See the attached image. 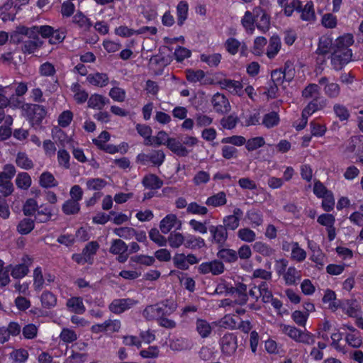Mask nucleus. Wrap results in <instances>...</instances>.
Returning a JSON list of instances; mask_svg holds the SVG:
<instances>
[{
    "label": "nucleus",
    "instance_id": "nucleus-1",
    "mask_svg": "<svg viewBox=\"0 0 363 363\" xmlns=\"http://www.w3.org/2000/svg\"><path fill=\"white\" fill-rule=\"evenodd\" d=\"M354 43L352 34L347 33L337 38L331 54V65L339 71L352 60V52L350 47Z\"/></svg>",
    "mask_w": 363,
    "mask_h": 363
},
{
    "label": "nucleus",
    "instance_id": "nucleus-2",
    "mask_svg": "<svg viewBox=\"0 0 363 363\" xmlns=\"http://www.w3.org/2000/svg\"><path fill=\"white\" fill-rule=\"evenodd\" d=\"M177 305L172 299H165L156 304L147 306L143 311V317L147 320H157L169 316L177 309Z\"/></svg>",
    "mask_w": 363,
    "mask_h": 363
},
{
    "label": "nucleus",
    "instance_id": "nucleus-3",
    "mask_svg": "<svg viewBox=\"0 0 363 363\" xmlns=\"http://www.w3.org/2000/svg\"><path fill=\"white\" fill-rule=\"evenodd\" d=\"M165 159V154L162 150H152L147 153H140L136 157V162L143 165L152 164L160 167Z\"/></svg>",
    "mask_w": 363,
    "mask_h": 363
},
{
    "label": "nucleus",
    "instance_id": "nucleus-4",
    "mask_svg": "<svg viewBox=\"0 0 363 363\" xmlns=\"http://www.w3.org/2000/svg\"><path fill=\"white\" fill-rule=\"evenodd\" d=\"M208 230L211 234V242L217 244L219 248L223 247L228 238L226 227L223 226V225H211L208 227Z\"/></svg>",
    "mask_w": 363,
    "mask_h": 363
},
{
    "label": "nucleus",
    "instance_id": "nucleus-5",
    "mask_svg": "<svg viewBox=\"0 0 363 363\" xmlns=\"http://www.w3.org/2000/svg\"><path fill=\"white\" fill-rule=\"evenodd\" d=\"M28 116L33 125H40L46 116V110L43 106L39 104H26V108Z\"/></svg>",
    "mask_w": 363,
    "mask_h": 363
},
{
    "label": "nucleus",
    "instance_id": "nucleus-6",
    "mask_svg": "<svg viewBox=\"0 0 363 363\" xmlns=\"http://www.w3.org/2000/svg\"><path fill=\"white\" fill-rule=\"evenodd\" d=\"M21 33H24L28 38L39 37L41 35L43 38H50L53 33V28L50 26H33L27 28L21 26Z\"/></svg>",
    "mask_w": 363,
    "mask_h": 363
},
{
    "label": "nucleus",
    "instance_id": "nucleus-7",
    "mask_svg": "<svg viewBox=\"0 0 363 363\" xmlns=\"http://www.w3.org/2000/svg\"><path fill=\"white\" fill-rule=\"evenodd\" d=\"M318 84L323 86V92L329 99H337L340 96V86L335 82H330L327 77H322L318 79Z\"/></svg>",
    "mask_w": 363,
    "mask_h": 363
},
{
    "label": "nucleus",
    "instance_id": "nucleus-8",
    "mask_svg": "<svg viewBox=\"0 0 363 363\" xmlns=\"http://www.w3.org/2000/svg\"><path fill=\"white\" fill-rule=\"evenodd\" d=\"M22 263L12 266L10 268L11 274L14 279H21L26 276L29 272V267L32 264L33 259L28 255L22 257Z\"/></svg>",
    "mask_w": 363,
    "mask_h": 363
},
{
    "label": "nucleus",
    "instance_id": "nucleus-9",
    "mask_svg": "<svg viewBox=\"0 0 363 363\" xmlns=\"http://www.w3.org/2000/svg\"><path fill=\"white\" fill-rule=\"evenodd\" d=\"M225 267L221 261L215 259L211 262H203L199 266V272L202 274L211 273L213 275H219L224 272Z\"/></svg>",
    "mask_w": 363,
    "mask_h": 363
},
{
    "label": "nucleus",
    "instance_id": "nucleus-10",
    "mask_svg": "<svg viewBox=\"0 0 363 363\" xmlns=\"http://www.w3.org/2000/svg\"><path fill=\"white\" fill-rule=\"evenodd\" d=\"M256 27L262 33H266L270 27V16L261 7L255 8Z\"/></svg>",
    "mask_w": 363,
    "mask_h": 363
},
{
    "label": "nucleus",
    "instance_id": "nucleus-11",
    "mask_svg": "<svg viewBox=\"0 0 363 363\" xmlns=\"http://www.w3.org/2000/svg\"><path fill=\"white\" fill-rule=\"evenodd\" d=\"M220 347L224 354L226 356L232 355L238 347L236 336L231 333L224 335L220 340Z\"/></svg>",
    "mask_w": 363,
    "mask_h": 363
},
{
    "label": "nucleus",
    "instance_id": "nucleus-12",
    "mask_svg": "<svg viewBox=\"0 0 363 363\" xmlns=\"http://www.w3.org/2000/svg\"><path fill=\"white\" fill-rule=\"evenodd\" d=\"M137 301L132 298L114 299L109 305L110 311L116 314H120L130 309Z\"/></svg>",
    "mask_w": 363,
    "mask_h": 363
},
{
    "label": "nucleus",
    "instance_id": "nucleus-13",
    "mask_svg": "<svg viewBox=\"0 0 363 363\" xmlns=\"http://www.w3.org/2000/svg\"><path fill=\"white\" fill-rule=\"evenodd\" d=\"M212 105L214 110L221 114H225L230 111V105L228 99L220 93H217L213 95L211 100Z\"/></svg>",
    "mask_w": 363,
    "mask_h": 363
},
{
    "label": "nucleus",
    "instance_id": "nucleus-14",
    "mask_svg": "<svg viewBox=\"0 0 363 363\" xmlns=\"http://www.w3.org/2000/svg\"><path fill=\"white\" fill-rule=\"evenodd\" d=\"M333 38L328 35H323L319 38L318 48L315 53L319 56H324L330 51H333Z\"/></svg>",
    "mask_w": 363,
    "mask_h": 363
},
{
    "label": "nucleus",
    "instance_id": "nucleus-15",
    "mask_svg": "<svg viewBox=\"0 0 363 363\" xmlns=\"http://www.w3.org/2000/svg\"><path fill=\"white\" fill-rule=\"evenodd\" d=\"M166 146L179 157H186L189 154V151L187 148L182 145V140L179 141L176 138H171L168 140Z\"/></svg>",
    "mask_w": 363,
    "mask_h": 363
},
{
    "label": "nucleus",
    "instance_id": "nucleus-16",
    "mask_svg": "<svg viewBox=\"0 0 363 363\" xmlns=\"http://www.w3.org/2000/svg\"><path fill=\"white\" fill-rule=\"evenodd\" d=\"M72 23L83 31H89L92 26V23L82 11H78L72 18Z\"/></svg>",
    "mask_w": 363,
    "mask_h": 363
},
{
    "label": "nucleus",
    "instance_id": "nucleus-17",
    "mask_svg": "<svg viewBox=\"0 0 363 363\" xmlns=\"http://www.w3.org/2000/svg\"><path fill=\"white\" fill-rule=\"evenodd\" d=\"M29 39L23 41L21 50L23 53L31 54L40 48L43 41L39 37L28 38Z\"/></svg>",
    "mask_w": 363,
    "mask_h": 363
},
{
    "label": "nucleus",
    "instance_id": "nucleus-18",
    "mask_svg": "<svg viewBox=\"0 0 363 363\" xmlns=\"http://www.w3.org/2000/svg\"><path fill=\"white\" fill-rule=\"evenodd\" d=\"M110 100L101 94H92L88 99V106L91 108L101 110L104 106L108 104Z\"/></svg>",
    "mask_w": 363,
    "mask_h": 363
},
{
    "label": "nucleus",
    "instance_id": "nucleus-19",
    "mask_svg": "<svg viewBox=\"0 0 363 363\" xmlns=\"http://www.w3.org/2000/svg\"><path fill=\"white\" fill-rule=\"evenodd\" d=\"M143 185L148 189L156 190L160 189L163 185V181L157 175L150 174L145 176L142 180Z\"/></svg>",
    "mask_w": 363,
    "mask_h": 363
},
{
    "label": "nucleus",
    "instance_id": "nucleus-20",
    "mask_svg": "<svg viewBox=\"0 0 363 363\" xmlns=\"http://www.w3.org/2000/svg\"><path fill=\"white\" fill-rule=\"evenodd\" d=\"M86 80L91 84L99 87L106 86L109 82L107 74L100 72L89 74L86 77Z\"/></svg>",
    "mask_w": 363,
    "mask_h": 363
},
{
    "label": "nucleus",
    "instance_id": "nucleus-21",
    "mask_svg": "<svg viewBox=\"0 0 363 363\" xmlns=\"http://www.w3.org/2000/svg\"><path fill=\"white\" fill-rule=\"evenodd\" d=\"M184 247L190 250L201 249L206 246L204 240L201 237H196L194 235H187L184 236Z\"/></svg>",
    "mask_w": 363,
    "mask_h": 363
},
{
    "label": "nucleus",
    "instance_id": "nucleus-22",
    "mask_svg": "<svg viewBox=\"0 0 363 363\" xmlns=\"http://www.w3.org/2000/svg\"><path fill=\"white\" fill-rule=\"evenodd\" d=\"M67 308L73 313L82 314L86 308L83 303V299L81 297H72L67 301Z\"/></svg>",
    "mask_w": 363,
    "mask_h": 363
},
{
    "label": "nucleus",
    "instance_id": "nucleus-23",
    "mask_svg": "<svg viewBox=\"0 0 363 363\" xmlns=\"http://www.w3.org/2000/svg\"><path fill=\"white\" fill-rule=\"evenodd\" d=\"M301 18L304 21H313L315 20V14L313 8V3L311 1H308L304 7L302 6L301 1Z\"/></svg>",
    "mask_w": 363,
    "mask_h": 363
},
{
    "label": "nucleus",
    "instance_id": "nucleus-24",
    "mask_svg": "<svg viewBox=\"0 0 363 363\" xmlns=\"http://www.w3.org/2000/svg\"><path fill=\"white\" fill-rule=\"evenodd\" d=\"M281 39L277 35H273L269 39V43L267 47V55L269 59L274 58L281 48Z\"/></svg>",
    "mask_w": 363,
    "mask_h": 363
},
{
    "label": "nucleus",
    "instance_id": "nucleus-25",
    "mask_svg": "<svg viewBox=\"0 0 363 363\" xmlns=\"http://www.w3.org/2000/svg\"><path fill=\"white\" fill-rule=\"evenodd\" d=\"M255 18L254 9L252 12L247 11L241 20L242 26L250 34H252L255 30Z\"/></svg>",
    "mask_w": 363,
    "mask_h": 363
},
{
    "label": "nucleus",
    "instance_id": "nucleus-26",
    "mask_svg": "<svg viewBox=\"0 0 363 363\" xmlns=\"http://www.w3.org/2000/svg\"><path fill=\"white\" fill-rule=\"evenodd\" d=\"M222 86L228 89L230 92L242 96L243 94L242 85L238 81H234L231 79H224L220 82Z\"/></svg>",
    "mask_w": 363,
    "mask_h": 363
},
{
    "label": "nucleus",
    "instance_id": "nucleus-27",
    "mask_svg": "<svg viewBox=\"0 0 363 363\" xmlns=\"http://www.w3.org/2000/svg\"><path fill=\"white\" fill-rule=\"evenodd\" d=\"M226 194L224 191H219L208 197L205 203L208 206L219 207L226 204Z\"/></svg>",
    "mask_w": 363,
    "mask_h": 363
},
{
    "label": "nucleus",
    "instance_id": "nucleus-28",
    "mask_svg": "<svg viewBox=\"0 0 363 363\" xmlns=\"http://www.w3.org/2000/svg\"><path fill=\"white\" fill-rule=\"evenodd\" d=\"M177 221V218L174 214L167 215L160 223V228L162 233L167 234L171 231Z\"/></svg>",
    "mask_w": 363,
    "mask_h": 363
},
{
    "label": "nucleus",
    "instance_id": "nucleus-29",
    "mask_svg": "<svg viewBox=\"0 0 363 363\" xmlns=\"http://www.w3.org/2000/svg\"><path fill=\"white\" fill-rule=\"evenodd\" d=\"M52 211L53 208L52 207L41 205L37 209L35 220L39 223H46L51 219Z\"/></svg>",
    "mask_w": 363,
    "mask_h": 363
},
{
    "label": "nucleus",
    "instance_id": "nucleus-30",
    "mask_svg": "<svg viewBox=\"0 0 363 363\" xmlns=\"http://www.w3.org/2000/svg\"><path fill=\"white\" fill-rule=\"evenodd\" d=\"M217 257L225 262L233 263L238 260L237 252L232 249L222 247L217 252Z\"/></svg>",
    "mask_w": 363,
    "mask_h": 363
},
{
    "label": "nucleus",
    "instance_id": "nucleus-31",
    "mask_svg": "<svg viewBox=\"0 0 363 363\" xmlns=\"http://www.w3.org/2000/svg\"><path fill=\"white\" fill-rule=\"evenodd\" d=\"M333 112L335 116L341 122H347L350 117V113L348 108L343 104L336 103L333 105Z\"/></svg>",
    "mask_w": 363,
    "mask_h": 363
},
{
    "label": "nucleus",
    "instance_id": "nucleus-32",
    "mask_svg": "<svg viewBox=\"0 0 363 363\" xmlns=\"http://www.w3.org/2000/svg\"><path fill=\"white\" fill-rule=\"evenodd\" d=\"M196 330L202 338H206L211 335L212 327L206 320L198 319L196 322Z\"/></svg>",
    "mask_w": 363,
    "mask_h": 363
},
{
    "label": "nucleus",
    "instance_id": "nucleus-33",
    "mask_svg": "<svg viewBox=\"0 0 363 363\" xmlns=\"http://www.w3.org/2000/svg\"><path fill=\"white\" fill-rule=\"evenodd\" d=\"M327 105V100L323 97H318L311 101L305 108L311 114L317 111L323 109Z\"/></svg>",
    "mask_w": 363,
    "mask_h": 363
},
{
    "label": "nucleus",
    "instance_id": "nucleus-34",
    "mask_svg": "<svg viewBox=\"0 0 363 363\" xmlns=\"http://www.w3.org/2000/svg\"><path fill=\"white\" fill-rule=\"evenodd\" d=\"M167 240L172 248H179L185 242L184 236L181 233L176 231L171 232Z\"/></svg>",
    "mask_w": 363,
    "mask_h": 363
},
{
    "label": "nucleus",
    "instance_id": "nucleus-35",
    "mask_svg": "<svg viewBox=\"0 0 363 363\" xmlns=\"http://www.w3.org/2000/svg\"><path fill=\"white\" fill-rule=\"evenodd\" d=\"M41 303L43 308L50 309L57 304L56 296L50 291H45L40 296Z\"/></svg>",
    "mask_w": 363,
    "mask_h": 363
},
{
    "label": "nucleus",
    "instance_id": "nucleus-36",
    "mask_svg": "<svg viewBox=\"0 0 363 363\" xmlns=\"http://www.w3.org/2000/svg\"><path fill=\"white\" fill-rule=\"evenodd\" d=\"M189 6L184 1H181L177 6V24L182 26L188 16Z\"/></svg>",
    "mask_w": 363,
    "mask_h": 363
},
{
    "label": "nucleus",
    "instance_id": "nucleus-37",
    "mask_svg": "<svg viewBox=\"0 0 363 363\" xmlns=\"http://www.w3.org/2000/svg\"><path fill=\"white\" fill-rule=\"evenodd\" d=\"M284 279L287 285H294L296 284V280L301 279L300 272L294 267H290L284 274Z\"/></svg>",
    "mask_w": 363,
    "mask_h": 363
},
{
    "label": "nucleus",
    "instance_id": "nucleus-38",
    "mask_svg": "<svg viewBox=\"0 0 363 363\" xmlns=\"http://www.w3.org/2000/svg\"><path fill=\"white\" fill-rule=\"evenodd\" d=\"M302 96L305 99H317L320 96V87L316 84H309L302 91Z\"/></svg>",
    "mask_w": 363,
    "mask_h": 363
},
{
    "label": "nucleus",
    "instance_id": "nucleus-39",
    "mask_svg": "<svg viewBox=\"0 0 363 363\" xmlns=\"http://www.w3.org/2000/svg\"><path fill=\"white\" fill-rule=\"evenodd\" d=\"M253 250L264 257H270L275 252V250L271 246L261 241L255 242Z\"/></svg>",
    "mask_w": 363,
    "mask_h": 363
},
{
    "label": "nucleus",
    "instance_id": "nucleus-40",
    "mask_svg": "<svg viewBox=\"0 0 363 363\" xmlns=\"http://www.w3.org/2000/svg\"><path fill=\"white\" fill-rule=\"evenodd\" d=\"M62 210L65 215H74L79 212L80 205L76 200L68 199L62 205Z\"/></svg>",
    "mask_w": 363,
    "mask_h": 363
},
{
    "label": "nucleus",
    "instance_id": "nucleus-41",
    "mask_svg": "<svg viewBox=\"0 0 363 363\" xmlns=\"http://www.w3.org/2000/svg\"><path fill=\"white\" fill-rule=\"evenodd\" d=\"M40 185L44 188L57 186L58 183L54 176L49 172H45L40 177Z\"/></svg>",
    "mask_w": 363,
    "mask_h": 363
},
{
    "label": "nucleus",
    "instance_id": "nucleus-42",
    "mask_svg": "<svg viewBox=\"0 0 363 363\" xmlns=\"http://www.w3.org/2000/svg\"><path fill=\"white\" fill-rule=\"evenodd\" d=\"M280 330L282 333L286 335L293 340L297 342L298 340L299 335L301 334V330L296 328L295 326L286 325V324H280Z\"/></svg>",
    "mask_w": 363,
    "mask_h": 363
},
{
    "label": "nucleus",
    "instance_id": "nucleus-43",
    "mask_svg": "<svg viewBox=\"0 0 363 363\" xmlns=\"http://www.w3.org/2000/svg\"><path fill=\"white\" fill-rule=\"evenodd\" d=\"M35 228L34 220L30 218H23L17 225V231L21 235H27Z\"/></svg>",
    "mask_w": 363,
    "mask_h": 363
},
{
    "label": "nucleus",
    "instance_id": "nucleus-44",
    "mask_svg": "<svg viewBox=\"0 0 363 363\" xmlns=\"http://www.w3.org/2000/svg\"><path fill=\"white\" fill-rule=\"evenodd\" d=\"M128 251V246L121 239H115L112 241L109 252L113 255L121 254Z\"/></svg>",
    "mask_w": 363,
    "mask_h": 363
},
{
    "label": "nucleus",
    "instance_id": "nucleus-45",
    "mask_svg": "<svg viewBox=\"0 0 363 363\" xmlns=\"http://www.w3.org/2000/svg\"><path fill=\"white\" fill-rule=\"evenodd\" d=\"M246 217L250 221L252 227L261 225L263 223V216L260 211L250 210L247 212Z\"/></svg>",
    "mask_w": 363,
    "mask_h": 363
},
{
    "label": "nucleus",
    "instance_id": "nucleus-46",
    "mask_svg": "<svg viewBox=\"0 0 363 363\" xmlns=\"http://www.w3.org/2000/svg\"><path fill=\"white\" fill-rule=\"evenodd\" d=\"M18 188L27 190L31 185V178L27 172L19 173L16 179Z\"/></svg>",
    "mask_w": 363,
    "mask_h": 363
},
{
    "label": "nucleus",
    "instance_id": "nucleus-47",
    "mask_svg": "<svg viewBox=\"0 0 363 363\" xmlns=\"http://www.w3.org/2000/svg\"><path fill=\"white\" fill-rule=\"evenodd\" d=\"M279 122V114L274 111L265 114L262 120V124L267 128H271L277 125Z\"/></svg>",
    "mask_w": 363,
    "mask_h": 363
},
{
    "label": "nucleus",
    "instance_id": "nucleus-48",
    "mask_svg": "<svg viewBox=\"0 0 363 363\" xmlns=\"http://www.w3.org/2000/svg\"><path fill=\"white\" fill-rule=\"evenodd\" d=\"M16 164L24 169H30L33 167V161L28 158L25 152H18L16 159Z\"/></svg>",
    "mask_w": 363,
    "mask_h": 363
},
{
    "label": "nucleus",
    "instance_id": "nucleus-49",
    "mask_svg": "<svg viewBox=\"0 0 363 363\" xmlns=\"http://www.w3.org/2000/svg\"><path fill=\"white\" fill-rule=\"evenodd\" d=\"M306 257V251L299 247L296 242H291V258L298 261L302 262Z\"/></svg>",
    "mask_w": 363,
    "mask_h": 363
},
{
    "label": "nucleus",
    "instance_id": "nucleus-50",
    "mask_svg": "<svg viewBox=\"0 0 363 363\" xmlns=\"http://www.w3.org/2000/svg\"><path fill=\"white\" fill-rule=\"evenodd\" d=\"M237 234L240 240L247 242H252L256 239L255 233L248 228H240Z\"/></svg>",
    "mask_w": 363,
    "mask_h": 363
},
{
    "label": "nucleus",
    "instance_id": "nucleus-51",
    "mask_svg": "<svg viewBox=\"0 0 363 363\" xmlns=\"http://www.w3.org/2000/svg\"><path fill=\"white\" fill-rule=\"evenodd\" d=\"M264 138L258 136L246 140L245 147L248 151L251 152L264 146Z\"/></svg>",
    "mask_w": 363,
    "mask_h": 363
},
{
    "label": "nucleus",
    "instance_id": "nucleus-52",
    "mask_svg": "<svg viewBox=\"0 0 363 363\" xmlns=\"http://www.w3.org/2000/svg\"><path fill=\"white\" fill-rule=\"evenodd\" d=\"M149 237L151 240L160 247H164L167 245V238L162 235L157 228H152L150 230Z\"/></svg>",
    "mask_w": 363,
    "mask_h": 363
},
{
    "label": "nucleus",
    "instance_id": "nucleus-53",
    "mask_svg": "<svg viewBox=\"0 0 363 363\" xmlns=\"http://www.w3.org/2000/svg\"><path fill=\"white\" fill-rule=\"evenodd\" d=\"M38 208L37 201L34 199H28L23 206V212L26 216H31L35 214Z\"/></svg>",
    "mask_w": 363,
    "mask_h": 363
},
{
    "label": "nucleus",
    "instance_id": "nucleus-54",
    "mask_svg": "<svg viewBox=\"0 0 363 363\" xmlns=\"http://www.w3.org/2000/svg\"><path fill=\"white\" fill-rule=\"evenodd\" d=\"M175 267L181 270H187L189 265L187 264L186 257L184 253H176L172 258Z\"/></svg>",
    "mask_w": 363,
    "mask_h": 363
},
{
    "label": "nucleus",
    "instance_id": "nucleus-55",
    "mask_svg": "<svg viewBox=\"0 0 363 363\" xmlns=\"http://www.w3.org/2000/svg\"><path fill=\"white\" fill-rule=\"evenodd\" d=\"M86 184L89 190L99 191L105 187L106 182L101 178H94L88 179Z\"/></svg>",
    "mask_w": 363,
    "mask_h": 363
},
{
    "label": "nucleus",
    "instance_id": "nucleus-56",
    "mask_svg": "<svg viewBox=\"0 0 363 363\" xmlns=\"http://www.w3.org/2000/svg\"><path fill=\"white\" fill-rule=\"evenodd\" d=\"M239 121L238 117L235 114H231L224 117L220 120V125L225 129L231 130L234 128Z\"/></svg>",
    "mask_w": 363,
    "mask_h": 363
},
{
    "label": "nucleus",
    "instance_id": "nucleus-57",
    "mask_svg": "<svg viewBox=\"0 0 363 363\" xmlns=\"http://www.w3.org/2000/svg\"><path fill=\"white\" fill-rule=\"evenodd\" d=\"M201 60L202 62L207 63L211 67H216L220 62L221 55L219 53L208 55L203 54L201 55Z\"/></svg>",
    "mask_w": 363,
    "mask_h": 363
},
{
    "label": "nucleus",
    "instance_id": "nucleus-58",
    "mask_svg": "<svg viewBox=\"0 0 363 363\" xmlns=\"http://www.w3.org/2000/svg\"><path fill=\"white\" fill-rule=\"evenodd\" d=\"M345 340L350 346L354 348H358L362 344V340L361 336L359 335V332L347 334L345 336Z\"/></svg>",
    "mask_w": 363,
    "mask_h": 363
},
{
    "label": "nucleus",
    "instance_id": "nucleus-59",
    "mask_svg": "<svg viewBox=\"0 0 363 363\" xmlns=\"http://www.w3.org/2000/svg\"><path fill=\"white\" fill-rule=\"evenodd\" d=\"M196 125L199 128L206 127L213 123V118L203 113H196L194 117Z\"/></svg>",
    "mask_w": 363,
    "mask_h": 363
},
{
    "label": "nucleus",
    "instance_id": "nucleus-60",
    "mask_svg": "<svg viewBox=\"0 0 363 363\" xmlns=\"http://www.w3.org/2000/svg\"><path fill=\"white\" fill-rule=\"evenodd\" d=\"M60 338L65 343H71L77 339V335L72 330L63 328L60 333Z\"/></svg>",
    "mask_w": 363,
    "mask_h": 363
},
{
    "label": "nucleus",
    "instance_id": "nucleus-61",
    "mask_svg": "<svg viewBox=\"0 0 363 363\" xmlns=\"http://www.w3.org/2000/svg\"><path fill=\"white\" fill-rule=\"evenodd\" d=\"M308 317V313H303L301 311H295L291 314L293 320L301 327H305Z\"/></svg>",
    "mask_w": 363,
    "mask_h": 363
},
{
    "label": "nucleus",
    "instance_id": "nucleus-62",
    "mask_svg": "<svg viewBox=\"0 0 363 363\" xmlns=\"http://www.w3.org/2000/svg\"><path fill=\"white\" fill-rule=\"evenodd\" d=\"M99 245L96 241L89 242L82 250V255L90 261L91 258L96 253Z\"/></svg>",
    "mask_w": 363,
    "mask_h": 363
},
{
    "label": "nucleus",
    "instance_id": "nucleus-63",
    "mask_svg": "<svg viewBox=\"0 0 363 363\" xmlns=\"http://www.w3.org/2000/svg\"><path fill=\"white\" fill-rule=\"evenodd\" d=\"M301 9V1L300 0H292L290 3H288L284 8V13L286 16H292L294 11H300Z\"/></svg>",
    "mask_w": 363,
    "mask_h": 363
},
{
    "label": "nucleus",
    "instance_id": "nucleus-64",
    "mask_svg": "<svg viewBox=\"0 0 363 363\" xmlns=\"http://www.w3.org/2000/svg\"><path fill=\"white\" fill-rule=\"evenodd\" d=\"M259 296H262L264 303H269L272 299V294L268 289V285L265 281L262 283L257 287Z\"/></svg>",
    "mask_w": 363,
    "mask_h": 363
}]
</instances>
